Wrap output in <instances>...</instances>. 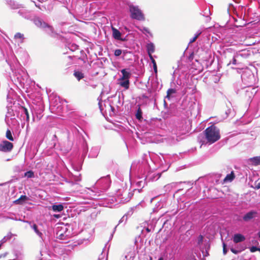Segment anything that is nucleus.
<instances>
[{"label": "nucleus", "instance_id": "nucleus-60", "mask_svg": "<svg viewBox=\"0 0 260 260\" xmlns=\"http://www.w3.org/2000/svg\"><path fill=\"white\" fill-rule=\"evenodd\" d=\"M29 120V116L26 117V121L27 123H28Z\"/></svg>", "mask_w": 260, "mask_h": 260}, {"label": "nucleus", "instance_id": "nucleus-64", "mask_svg": "<svg viewBox=\"0 0 260 260\" xmlns=\"http://www.w3.org/2000/svg\"><path fill=\"white\" fill-rule=\"evenodd\" d=\"M257 236L260 238V231L258 232Z\"/></svg>", "mask_w": 260, "mask_h": 260}, {"label": "nucleus", "instance_id": "nucleus-9", "mask_svg": "<svg viewBox=\"0 0 260 260\" xmlns=\"http://www.w3.org/2000/svg\"><path fill=\"white\" fill-rule=\"evenodd\" d=\"M141 173L142 175V178H145V180H146V181H156L160 177L161 174L160 173H154L152 172L148 173L147 175L146 174L145 171L144 172L142 171V169L141 168Z\"/></svg>", "mask_w": 260, "mask_h": 260}, {"label": "nucleus", "instance_id": "nucleus-54", "mask_svg": "<svg viewBox=\"0 0 260 260\" xmlns=\"http://www.w3.org/2000/svg\"><path fill=\"white\" fill-rule=\"evenodd\" d=\"M153 69H154V71L155 73H157V66H156V63H154V64L153 65Z\"/></svg>", "mask_w": 260, "mask_h": 260}, {"label": "nucleus", "instance_id": "nucleus-39", "mask_svg": "<svg viewBox=\"0 0 260 260\" xmlns=\"http://www.w3.org/2000/svg\"><path fill=\"white\" fill-rule=\"evenodd\" d=\"M24 177L27 178H31L35 177L34 173L32 171H28L24 173Z\"/></svg>", "mask_w": 260, "mask_h": 260}, {"label": "nucleus", "instance_id": "nucleus-12", "mask_svg": "<svg viewBox=\"0 0 260 260\" xmlns=\"http://www.w3.org/2000/svg\"><path fill=\"white\" fill-rule=\"evenodd\" d=\"M235 54L236 57L241 61L243 59L248 58L251 55V51L249 50L245 49L237 51Z\"/></svg>", "mask_w": 260, "mask_h": 260}, {"label": "nucleus", "instance_id": "nucleus-5", "mask_svg": "<svg viewBox=\"0 0 260 260\" xmlns=\"http://www.w3.org/2000/svg\"><path fill=\"white\" fill-rule=\"evenodd\" d=\"M116 195L120 203H125L131 200L133 193L129 191V189L125 184L117 189Z\"/></svg>", "mask_w": 260, "mask_h": 260}, {"label": "nucleus", "instance_id": "nucleus-30", "mask_svg": "<svg viewBox=\"0 0 260 260\" xmlns=\"http://www.w3.org/2000/svg\"><path fill=\"white\" fill-rule=\"evenodd\" d=\"M27 200H28V197L27 196L25 195H21L18 199L16 200L14 202V203L17 204H22Z\"/></svg>", "mask_w": 260, "mask_h": 260}, {"label": "nucleus", "instance_id": "nucleus-58", "mask_svg": "<svg viewBox=\"0 0 260 260\" xmlns=\"http://www.w3.org/2000/svg\"><path fill=\"white\" fill-rule=\"evenodd\" d=\"M35 4V6L39 8L40 9L43 10V9L41 7L40 5H37L35 2H34Z\"/></svg>", "mask_w": 260, "mask_h": 260}, {"label": "nucleus", "instance_id": "nucleus-34", "mask_svg": "<svg viewBox=\"0 0 260 260\" xmlns=\"http://www.w3.org/2000/svg\"><path fill=\"white\" fill-rule=\"evenodd\" d=\"M176 92V90L174 88L169 89L167 91V94L166 96V98L168 99V100H170L171 95L174 93H175Z\"/></svg>", "mask_w": 260, "mask_h": 260}, {"label": "nucleus", "instance_id": "nucleus-15", "mask_svg": "<svg viewBox=\"0 0 260 260\" xmlns=\"http://www.w3.org/2000/svg\"><path fill=\"white\" fill-rule=\"evenodd\" d=\"M172 134L176 135V139H175V138L173 137V140L171 142L172 144H175L177 142L179 141V140L178 139V136L184 134V132H182V127L179 125V127H176V128L173 129Z\"/></svg>", "mask_w": 260, "mask_h": 260}, {"label": "nucleus", "instance_id": "nucleus-56", "mask_svg": "<svg viewBox=\"0 0 260 260\" xmlns=\"http://www.w3.org/2000/svg\"><path fill=\"white\" fill-rule=\"evenodd\" d=\"M99 107H100V109L101 112L104 111V109L103 107H102V106L101 105V103L100 102L99 103Z\"/></svg>", "mask_w": 260, "mask_h": 260}, {"label": "nucleus", "instance_id": "nucleus-23", "mask_svg": "<svg viewBox=\"0 0 260 260\" xmlns=\"http://www.w3.org/2000/svg\"><path fill=\"white\" fill-rule=\"evenodd\" d=\"M249 161L253 166L260 165V156L250 158Z\"/></svg>", "mask_w": 260, "mask_h": 260}, {"label": "nucleus", "instance_id": "nucleus-28", "mask_svg": "<svg viewBox=\"0 0 260 260\" xmlns=\"http://www.w3.org/2000/svg\"><path fill=\"white\" fill-rule=\"evenodd\" d=\"M74 76L78 81H80L81 79L84 77V74L79 71H75L74 73Z\"/></svg>", "mask_w": 260, "mask_h": 260}, {"label": "nucleus", "instance_id": "nucleus-47", "mask_svg": "<svg viewBox=\"0 0 260 260\" xmlns=\"http://www.w3.org/2000/svg\"><path fill=\"white\" fill-rule=\"evenodd\" d=\"M204 237L202 235H200L198 238V244H201L203 243Z\"/></svg>", "mask_w": 260, "mask_h": 260}, {"label": "nucleus", "instance_id": "nucleus-13", "mask_svg": "<svg viewBox=\"0 0 260 260\" xmlns=\"http://www.w3.org/2000/svg\"><path fill=\"white\" fill-rule=\"evenodd\" d=\"M13 144L7 140L3 141L0 143V151L4 152H9L12 151Z\"/></svg>", "mask_w": 260, "mask_h": 260}, {"label": "nucleus", "instance_id": "nucleus-6", "mask_svg": "<svg viewBox=\"0 0 260 260\" xmlns=\"http://www.w3.org/2000/svg\"><path fill=\"white\" fill-rule=\"evenodd\" d=\"M130 17L132 19L139 21L145 20V15L138 6L134 5L132 4L128 5Z\"/></svg>", "mask_w": 260, "mask_h": 260}, {"label": "nucleus", "instance_id": "nucleus-32", "mask_svg": "<svg viewBox=\"0 0 260 260\" xmlns=\"http://www.w3.org/2000/svg\"><path fill=\"white\" fill-rule=\"evenodd\" d=\"M235 178V175L233 172L231 174H228L224 179V182L232 181Z\"/></svg>", "mask_w": 260, "mask_h": 260}, {"label": "nucleus", "instance_id": "nucleus-48", "mask_svg": "<svg viewBox=\"0 0 260 260\" xmlns=\"http://www.w3.org/2000/svg\"><path fill=\"white\" fill-rule=\"evenodd\" d=\"M258 247L256 246H252L250 248V251L251 252H254L256 251H258Z\"/></svg>", "mask_w": 260, "mask_h": 260}, {"label": "nucleus", "instance_id": "nucleus-59", "mask_svg": "<svg viewBox=\"0 0 260 260\" xmlns=\"http://www.w3.org/2000/svg\"><path fill=\"white\" fill-rule=\"evenodd\" d=\"M150 59L151 60V61H152V63H153V65L154 64V63H156L155 60L153 58V57H152V58H150Z\"/></svg>", "mask_w": 260, "mask_h": 260}, {"label": "nucleus", "instance_id": "nucleus-20", "mask_svg": "<svg viewBox=\"0 0 260 260\" xmlns=\"http://www.w3.org/2000/svg\"><path fill=\"white\" fill-rule=\"evenodd\" d=\"M245 239V237L241 234H236L233 236V241L235 243L243 242Z\"/></svg>", "mask_w": 260, "mask_h": 260}, {"label": "nucleus", "instance_id": "nucleus-50", "mask_svg": "<svg viewBox=\"0 0 260 260\" xmlns=\"http://www.w3.org/2000/svg\"><path fill=\"white\" fill-rule=\"evenodd\" d=\"M127 219V217H126V216L125 215H124L120 219V220L119 221V224L122 222L123 221H124L125 220V221Z\"/></svg>", "mask_w": 260, "mask_h": 260}, {"label": "nucleus", "instance_id": "nucleus-19", "mask_svg": "<svg viewBox=\"0 0 260 260\" xmlns=\"http://www.w3.org/2000/svg\"><path fill=\"white\" fill-rule=\"evenodd\" d=\"M18 13L20 16L27 19H30L31 17V13L29 11L26 10H20L18 11Z\"/></svg>", "mask_w": 260, "mask_h": 260}, {"label": "nucleus", "instance_id": "nucleus-10", "mask_svg": "<svg viewBox=\"0 0 260 260\" xmlns=\"http://www.w3.org/2000/svg\"><path fill=\"white\" fill-rule=\"evenodd\" d=\"M58 231L56 233L57 238L60 240H64L66 237L70 236V232L68 231L66 225L57 227Z\"/></svg>", "mask_w": 260, "mask_h": 260}, {"label": "nucleus", "instance_id": "nucleus-2", "mask_svg": "<svg viewBox=\"0 0 260 260\" xmlns=\"http://www.w3.org/2000/svg\"><path fill=\"white\" fill-rule=\"evenodd\" d=\"M68 132V139L69 141L77 142L82 141L83 153L86 154L88 151L87 144L83 136L82 133H85L83 129L78 125L76 126L72 124L69 126Z\"/></svg>", "mask_w": 260, "mask_h": 260}, {"label": "nucleus", "instance_id": "nucleus-21", "mask_svg": "<svg viewBox=\"0 0 260 260\" xmlns=\"http://www.w3.org/2000/svg\"><path fill=\"white\" fill-rule=\"evenodd\" d=\"M143 112L142 109H141L139 105H138V108L136 110V112L135 113V116L136 119L139 121L141 122L142 121L143 118Z\"/></svg>", "mask_w": 260, "mask_h": 260}, {"label": "nucleus", "instance_id": "nucleus-16", "mask_svg": "<svg viewBox=\"0 0 260 260\" xmlns=\"http://www.w3.org/2000/svg\"><path fill=\"white\" fill-rule=\"evenodd\" d=\"M111 29L112 31V37L114 39L121 41L125 40L124 39L122 38V34L119 30L113 26H112Z\"/></svg>", "mask_w": 260, "mask_h": 260}, {"label": "nucleus", "instance_id": "nucleus-11", "mask_svg": "<svg viewBox=\"0 0 260 260\" xmlns=\"http://www.w3.org/2000/svg\"><path fill=\"white\" fill-rule=\"evenodd\" d=\"M104 106L105 108V112H108L110 116H113L115 115L116 111L113 106V102L110 101L109 99H108L107 101H105Z\"/></svg>", "mask_w": 260, "mask_h": 260}, {"label": "nucleus", "instance_id": "nucleus-53", "mask_svg": "<svg viewBox=\"0 0 260 260\" xmlns=\"http://www.w3.org/2000/svg\"><path fill=\"white\" fill-rule=\"evenodd\" d=\"M81 178L80 177V175L79 176H77L75 177V180L76 181H81Z\"/></svg>", "mask_w": 260, "mask_h": 260}, {"label": "nucleus", "instance_id": "nucleus-14", "mask_svg": "<svg viewBox=\"0 0 260 260\" xmlns=\"http://www.w3.org/2000/svg\"><path fill=\"white\" fill-rule=\"evenodd\" d=\"M258 213L256 211L252 210L247 212L243 216V220L245 222H249L257 216Z\"/></svg>", "mask_w": 260, "mask_h": 260}, {"label": "nucleus", "instance_id": "nucleus-8", "mask_svg": "<svg viewBox=\"0 0 260 260\" xmlns=\"http://www.w3.org/2000/svg\"><path fill=\"white\" fill-rule=\"evenodd\" d=\"M254 75L251 71H245L241 75V79L242 81L244 82L247 85H250L254 81Z\"/></svg>", "mask_w": 260, "mask_h": 260}, {"label": "nucleus", "instance_id": "nucleus-57", "mask_svg": "<svg viewBox=\"0 0 260 260\" xmlns=\"http://www.w3.org/2000/svg\"><path fill=\"white\" fill-rule=\"evenodd\" d=\"M143 166H144V167L145 168V169L146 170H147L148 169V165H147L146 162H145V163L143 165Z\"/></svg>", "mask_w": 260, "mask_h": 260}, {"label": "nucleus", "instance_id": "nucleus-24", "mask_svg": "<svg viewBox=\"0 0 260 260\" xmlns=\"http://www.w3.org/2000/svg\"><path fill=\"white\" fill-rule=\"evenodd\" d=\"M119 85L123 87L125 89L127 90L129 87V79L118 80Z\"/></svg>", "mask_w": 260, "mask_h": 260}, {"label": "nucleus", "instance_id": "nucleus-52", "mask_svg": "<svg viewBox=\"0 0 260 260\" xmlns=\"http://www.w3.org/2000/svg\"><path fill=\"white\" fill-rule=\"evenodd\" d=\"M253 188L256 190L260 189V182L255 184V185L254 187H253Z\"/></svg>", "mask_w": 260, "mask_h": 260}, {"label": "nucleus", "instance_id": "nucleus-61", "mask_svg": "<svg viewBox=\"0 0 260 260\" xmlns=\"http://www.w3.org/2000/svg\"><path fill=\"white\" fill-rule=\"evenodd\" d=\"M251 242H252V243L253 244H255V243H257V242L256 240H252V241H251Z\"/></svg>", "mask_w": 260, "mask_h": 260}, {"label": "nucleus", "instance_id": "nucleus-55", "mask_svg": "<svg viewBox=\"0 0 260 260\" xmlns=\"http://www.w3.org/2000/svg\"><path fill=\"white\" fill-rule=\"evenodd\" d=\"M127 53H131L130 52L127 51V50H123L122 51V54H123V58H124V56H125L126 54Z\"/></svg>", "mask_w": 260, "mask_h": 260}, {"label": "nucleus", "instance_id": "nucleus-35", "mask_svg": "<svg viewBox=\"0 0 260 260\" xmlns=\"http://www.w3.org/2000/svg\"><path fill=\"white\" fill-rule=\"evenodd\" d=\"M79 46L76 44H69L68 45V48L72 51H74L78 49Z\"/></svg>", "mask_w": 260, "mask_h": 260}, {"label": "nucleus", "instance_id": "nucleus-31", "mask_svg": "<svg viewBox=\"0 0 260 260\" xmlns=\"http://www.w3.org/2000/svg\"><path fill=\"white\" fill-rule=\"evenodd\" d=\"M32 229L34 230L35 232L36 233V234L39 236L41 239H42V236L43 234L40 232L38 229V226L36 224H34L31 226Z\"/></svg>", "mask_w": 260, "mask_h": 260}, {"label": "nucleus", "instance_id": "nucleus-3", "mask_svg": "<svg viewBox=\"0 0 260 260\" xmlns=\"http://www.w3.org/2000/svg\"><path fill=\"white\" fill-rule=\"evenodd\" d=\"M204 133L200 134L198 137V140L200 143H202V145L205 143L204 141H202L204 137L210 144L214 143L220 138L219 129L214 125L208 127L204 131Z\"/></svg>", "mask_w": 260, "mask_h": 260}, {"label": "nucleus", "instance_id": "nucleus-36", "mask_svg": "<svg viewBox=\"0 0 260 260\" xmlns=\"http://www.w3.org/2000/svg\"><path fill=\"white\" fill-rule=\"evenodd\" d=\"M6 137L10 141H14V138H13V137L12 136V132L9 129H8L7 132H6Z\"/></svg>", "mask_w": 260, "mask_h": 260}, {"label": "nucleus", "instance_id": "nucleus-25", "mask_svg": "<svg viewBox=\"0 0 260 260\" xmlns=\"http://www.w3.org/2000/svg\"><path fill=\"white\" fill-rule=\"evenodd\" d=\"M253 116L255 118L260 116V103L258 102L253 109Z\"/></svg>", "mask_w": 260, "mask_h": 260}, {"label": "nucleus", "instance_id": "nucleus-18", "mask_svg": "<svg viewBox=\"0 0 260 260\" xmlns=\"http://www.w3.org/2000/svg\"><path fill=\"white\" fill-rule=\"evenodd\" d=\"M146 49L149 57L152 58V54L155 51L154 44L152 42L148 43L146 45Z\"/></svg>", "mask_w": 260, "mask_h": 260}, {"label": "nucleus", "instance_id": "nucleus-51", "mask_svg": "<svg viewBox=\"0 0 260 260\" xmlns=\"http://www.w3.org/2000/svg\"><path fill=\"white\" fill-rule=\"evenodd\" d=\"M7 238L5 237V236L0 241V244H1V245L5 243L6 241H7Z\"/></svg>", "mask_w": 260, "mask_h": 260}, {"label": "nucleus", "instance_id": "nucleus-38", "mask_svg": "<svg viewBox=\"0 0 260 260\" xmlns=\"http://www.w3.org/2000/svg\"><path fill=\"white\" fill-rule=\"evenodd\" d=\"M201 14L205 17H208L211 15L209 8L206 7Z\"/></svg>", "mask_w": 260, "mask_h": 260}, {"label": "nucleus", "instance_id": "nucleus-45", "mask_svg": "<svg viewBox=\"0 0 260 260\" xmlns=\"http://www.w3.org/2000/svg\"><path fill=\"white\" fill-rule=\"evenodd\" d=\"M231 251L234 254H237L239 253H240L242 250H243L244 249H242V250H237V249H235V248H231L230 249Z\"/></svg>", "mask_w": 260, "mask_h": 260}, {"label": "nucleus", "instance_id": "nucleus-37", "mask_svg": "<svg viewBox=\"0 0 260 260\" xmlns=\"http://www.w3.org/2000/svg\"><path fill=\"white\" fill-rule=\"evenodd\" d=\"M20 112L21 113V114H24V116L26 117H27V116H29V114H28V110L27 109L24 107H21L20 108Z\"/></svg>", "mask_w": 260, "mask_h": 260}, {"label": "nucleus", "instance_id": "nucleus-4", "mask_svg": "<svg viewBox=\"0 0 260 260\" xmlns=\"http://www.w3.org/2000/svg\"><path fill=\"white\" fill-rule=\"evenodd\" d=\"M238 86H241L240 83H237L235 85V90L237 94H240L248 102L251 101L252 98L255 95L257 96L260 94V90L256 88L252 87L250 85L239 88Z\"/></svg>", "mask_w": 260, "mask_h": 260}, {"label": "nucleus", "instance_id": "nucleus-43", "mask_svg": "<svg viewBox=\"0 0 260 260\" xmlns=\"http://www.w3.org/2000/svg\"><path fill=\"white\" fill-rule=\"evenodd\" d=\"M23 35L20 33V32H17L15 36H14V38L15 39H22L23 40L24 39V37H23Z\"/></svg>", "mask_w": 260, "mask_h": 260}, {"label": "nucleus", "instance_id": "nucleus-63", "mask_svg": "<svg viewBox=\"0 0 260 260\" xmlns=\"http://www.w3.org/2000/svg\"><path fill=\"white\" fill-rule=\"evenodd\" d=\"M146 231H147L148 233H149V232H150V229H149L148 228H147L146 229Z\"/></svg>", "mask_w": 260, "mask_h": 260}, {"label": "nucleus", "instance_id": "nucleus-49", "mask_svg": "<svg viewBox=\"0 0 260 260\" xmlns=\"http://www.w3.org/2000/svg\"><path fill=\"white\" fill-rule=\"evenodd\" d=\"M12 236H13V234L11 232H9L8 233L7 236H5V237L7 238V240H9L12 238Z\"/></svg>", "mask_w": 260, "mask_h": 260}, {"label": "nucleus", "instance_id": "nucleus-7", "mask_svg": "<svg viewBox=\"0 0 260 260\" xmlns=\"http://www.w3.org/2000/svg\"><path fill=\"white\" fill-rule=\"evenodd\" d=\"M34 23L38 27L44 29L49 35L53 37L55 36L56 34L54 32L53 27L42 21V20L40 18H35L34 19Z\"/></svg>", "mask_w": 260, "mask_h": 260}, {"label": "nucleus", "instance_id": "nucleus-29", "mask_svg": "<svg viewBox=\"0 0 260 260\" xmlns=\"http://www.w3.org/2000/svg\"><path fill=\"white\" fill-rule=\"evenodd\" d=\"M99 153V150L96 148H92L89 154V157L95 158L96 157Z\"/></svg>", "mask_w": 260, "mask_h": 260}, {"label": "nucleus", "instance_id": "nucleus-1", "mask_svg": "<svg viewBox=\"0 0 260 260\" xmlns=\"http://www.w3.org/2000/svg\"><path fill=\"white\" fill-rule=\"evenodd\" d=\"M111 183L110 176L108 175L99 179L91 187L86 188L87 193L92 199H98L103 192L107 191Z\"/></svg>", "mask_w": 260, "mask_h": 260}, {"label": "nucleus", "instance_id": "nucleus-33", "mask_svg": "<svg viewBox=\"0 0 260 260\" xmlns=\"http://www.w3.org/2000/svg\"><path fill=\"white\" fill-rule=\"evenodd\" d=\"M202 31L201 30H198L194 34V36L190 40L189 44H191L194 42L196 40V39L199 37V36L202 34Z\"/></svg>", "mask_w": 260, "mask_h": 260}, {"label": "nucleus", "instance_id": "nucleus-62", "mask_svg": "<svg viewBox=\"0 0 260 260\" xmlns=\"http://www.w3.org/2000/svg\"><path fill=\"white\" fill-rule=\"evenodd\" d=\"M170 184H168V185H166L165 186V187L167 189H168V188H169L170 187Z\"/></svg>", "mask_w": 260, "mask_h": 260}, {"label": "nucleus", "instance_id": "nucleus-42", "mask_svg": "<svg viewBox=\"0 0 260 260\" xmlns=\"http://www.w3.org/2000/svg\"><path fill=\"white\" fill-rule=\"evenodd\" d=\"M6 219H10L16 220V221H17V220L22 221H23L24 222H26V223H30V222H29L28 221L21 220L20 219H18L17 217H12V216H7L6 217Z\"/></svg>", "mask_w": 260, "mask_h": 260}, {"label": "nucleus", "instance_id": "nucleus-46", "mask_svg": "<svg viewBox=\"0 0 260 260\" xmlns=\"http://www.w3.org/2000/svg\"><path fill=\"white\" fill-rule=\"evenodd\" d=\"M222 247H223V253L224 255H225L228 252V249L226 248V245L224 242H222Z\"/></svg>", "mask_w": 260, "mask_h": 260}, {"label": "nucleus", "instance_id": "nucleus-26", "mask_svg": "<svg viewBox=\"0 0 260 260\" xmlns=\"http://www.w3.org/2000/svg\"><path fill=\"white\" fill-rule=\"evenodd\" d=\"M137 28L144 35H146L147 34H149L151 37H152V34L147 27L144 26H137Z\"/></svg>", "mask_w": 260, "mask_h": 260}, {"label": "nucleus", "instance_id": "nucleus-40", "mask_svg": "<svg viewBox=\"0 0 260 260\" xmlns=\"http://www.w3.org/2000/svg\"><path fill=\"white\" fill-rule=\"evenodd\" d=\"M8 4L10 6L11 9H15L18 8V5L16 4L14 2L11 0L7 1Z\"/></svg>", "mask_w": 260, "mask_h": 260}, {"label": "nucleus", "instance_id": "nucleus-41", "mask_svg": "<svg viewBox=\"0 0 260 260\" xmlns=\"http://www.w3.org/2000/svg\"><path fill=\"white\" fill-rule=\"evenodd\" d=\"M240 62V60H239V59L236 57V54H235L232 59V60L230 61V63H232L233 64H237L239 63Z\"/></svg>", "mask_w": 260, "mask_h": 260}, {"label": "nucleus", "instance_id": "nucleus-22", "mask_svg": "<svg viewBox=\"0 0 260 260\" xmlns=\"http://www.w3.org/2000/svg\"><path fill=\"white\" fill-rule=\"evenodd\" d=\"M146 180H141L136 181V185L138 187V188L135 189V190H138L139 192H140L141 188H143L146 185Z\"/></svg>", "mask_w": 260, "mask_h": 260}, {"label": "nucleus", "instance_id": "nucleus-44", "mask_svg": "<svg viewBox=\"0 0 260 260\" xmlns=\"http://www.w3.org/2000/svg\"><path fill=\"white\" fill-rule=\"evenodd\" d=\"M122 53V50L120 49H116L114 51V55L115 56H120Z\"/></svg>", "mask_w": 260, "mask_h": 260}, {"label": "nucleus", "instance_id": "nucleus-17", "mask_svg": "<svg viewBox=\"0 0 260 260\" xmlns=\"http://www.w3.org/2000/svg\"><path fill=\"white\" fill-rule=\"evenodd\" d=\"M122 75L120 76L118 80L129 79L131 76V73L128 71V69H124L120 71Z\"/></svg>", "mask_w": 260, "mask_h": 260}, {"label": "nucleus", "instance_id": "nucleus-27", "mask_svg": "<svg viewBox=\"0 0 260 260\" xmlns=\"http://www.w3.org/2000/svg\"><path fill=\"white\" fill-rule=\"evenodd\" d=\"M52 209L54 212H61L63 209V206L61 204H54L52 206Z\"/></svg>", "mask_w": 260, "mask_h": 260}]
</instances>
